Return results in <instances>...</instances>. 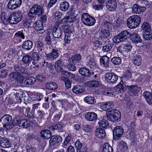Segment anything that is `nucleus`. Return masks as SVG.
I'll return each mask as SVG.
<instances>
[{
	"instance_id": "f257e3e1",
	"label": "nucleus",
	"mask_w": 152,
	"mask_h": 152,
	"mask_svg": "<svg viewBox=\"0 0 152 152\" xmlns=\"http://www.w3.org/2000/svg\"><path fill=\"white\" fill-rule=\"evenodd\" d=\"M43 7L36 4L30 9L28 13V19L29 20H34L36 16H39L43 14Z\"/></svg>"
},
{
	"instance_id": "f03ea898",
	"label": "nucleus",
	"mask_w": 152,
	"mask_h": 152,
	"mask_svg": "<svg viewBox=\"0 0 152 152\" xmlns=\"http://www.w3.org/2000/svg\"><path fill=\"white\" fill-rule=\"evenodd\" d=\"M12 117L10 115L7 114L4 115L0 119V128L1 129L6 128L7 130L12 129Z\"/></svg>"
},
{
	"instance_id": "7ed1b4c3",
	"label": "nucleus",
	"mask_w": 152,
	"mask_h": 152,
	"mask_svg": "<svg viewBox=\"0 0 152 152\" xmlns=\"http://www.w3.org/2000/svg\"><path fill=\"white\" fill-rule=\"evenodd\" d=\"M22 12L20 11H16L10 14L7 18V20L11 24H16L22 20Z\"/></svg>"
},
{
	"instance_id": "20e7f679",
	"label": "nucleus",
	"mask_w": 152,
	"mask_h": 152,
	"mask_svg": "<svg viewBox=\"0 0 152 152\" xmlns=\"http://www.w3.org/2000/svg\"><path fill=\"white\" fill-rule=\"evenodd\" d=\"M141 18L138 15H134L129 17L127 19V25L130 28L137 27L140 24Z\"/></svg>"
},
{
	"instance_id": "39448f33",
	"label": "nucleus",
	"mask_w": 152,
	"mask_h": 152,
	"mask_svg": "<svg viewBox=\"0 0 152 152\" xmlns=\"http://www.w3.org/2000/svg\"><path fill=\"white\" fill-rule=\"evenodd\" d=\"M106 115L108 120L115 123L120 121L121 117V113L116 110L108 111Z\"/></svg>"
},
{
	"instance_id": "423d86ee",
	"label": "nucleus",
	"mask_w": 152,
	"mask_h": 152,
	"mask_svg": "<svg viewBox=\"0 0 152 152\" xmlns=\"http://www.w3.org/2000/svg\"><path fill=\"white\" fill-rule=\"evenodd\" d=\"M81 18L83 23L87 26H93L96 22L94 17L90 16L87 13H83Z\"/></svg>"
},
{
	"instance_id": "0eeeda50",
	"label": "nucleus",
	"mask_w": 152,
	"mask_h": 152,
	"mask_svg": "<svg viewBox=\"0 0 152 152\" xmlns=\"http://www.w3.org/2000/svg\"><path fill=\"white\" fill-rule=\"evenodd\" d=\"M129 34V33L127 31H123L113 38V41L115 43H118L124 41L127 39Z\"/></svg>"
},
{
	"instance_id": "6e6552de",
	"label": "nucleus",
	"mask_w": 152,
	"mask_h": 152,
	"mask_svg": "<svg viewBox=\"0 0 152 152\" xmlns=\"http://www.w3.org/2000/svg\"><path fill=\"white\" fill-rule=\"evenodd\" d=\"M124 132L123 128L119 126L115 127L113 130V137L114 140H118L123 135Z\"/></svg>"
},
{
	"instance_id": "1a4fd4ad",
	"label": "nucleus",
	"mask_w": 152,
	"mask_h": 152,
	"mask_svg": "<svg viewBox=\"0 0 152 152\" xmlns=\"http://www.w3.org/2000/svg\"><path fill=\"white\" fill-rule=\"evenodd\" d=\"M128 89V93L130 96H134L137 95L138 92H139L140 88L137 85L127 86Z\"/></svg>"
},
{
	"instance_id": "9d476101",
	"label": "nucleus",
	"mask_w": 152,
	"mask_h": 152,
	"mask_svg": "<svg viewBox=\"0 0 152 152\" xmlns=\"http://www.w3.org/2000/svg\"><path fill=\"white\" fill-rule=\"evenodd\" d=\"M21 3V0H10L7 4L8 8L10 10H15L20 7Z\"/></svg>"
},
{
	"instance_id": "9b49d317",
	"label": "nucleus",
	"mask_w": 152,
	"mask_h": 152,
	"mask_svg": "<svg viewBox=\"0 0 152 152\" xmlns=\"http://www.w3.org/2000/svg\"><path fill=\"white\" fill-rule=\"evenodd\" d=\"M58 23L57 24L56 23L55 26L53 28L52 35L55 38H60L62 35V31L61 28L58 26Z\"/></svg>"
},
{
	"instance_id": "f8f14e48",
	"label": "nucleus",
	"mask_w": 152,
	"mask_h": 152,
	"mask_svg": "<svg viewBox=\"0 0 152 152\" xmlns=\"http://www.w3.org/2000/svg\"><path fill=\"white\" fill-rule=\"evenodd\" d=\"M105 79L108 82L115 83L118 80V76L115 74L108 73L105 75Z\"/></svg>"
},
{
	"instance_id": "ddd939ff",
	"label": "nucleus",
	"mask_w": 152,
	"mask_h": 152,
	"mask_svg": "<svg viewBox=\"0 0 152 152\" xmlns=\"http://www.w3.org/2000/svg\"><path fill=\"white\" fill-rule=\"evenodd\" d=\"M11 78H14L18 82L20 83H22L24 80V77L22 75L18 72H14L10 74Z\"/></svg>"
},
{
	"instance_id": "4468645a",
	"label": "nucleus",
	"mask_w": 152,
	"mask_h": 152,
	"mask_svg": "<svg viewBox=\"0 0 152 152\" xmlns=\"http://www.w3.org/2000/svg\"><path fill=\"white\" fill-rule=\"evenodd\" d=\"M39 53H37V52L33 53L32 54V58H33L32 60V64L33 65H37L35 66L37 68H38L39 67V65L38 64L41 60L40 57L39 56Z\"/></svg>"
},
{
	"instance_id": "2eb2a0df",
	"label": "nucleus",
	"mask_w": 152,
	"mask_h": 152,
	"mask_svg": "<svg viewBox=\"0 0 152 152\" xmlns=\"http://www.w3.org/2000/svg\"><path fill=\"white\" fill-rule=\"evenodd\" d=\"M85 117L87 121H91L96 120L97 118L96 114L93 112L87 113L86 114Z\"/></svg>"
},
{
	"instance_id": "dca6fc26",
	"label": "nucleus",
	"mask_w": 152,
	"mask_h": 152,
	"mask_svg": "<svg viewBox=\"0 0 152 152\" xmlns=\"http://www.w3.org/2000/svg\"><path fill=\"white\" fill-rule=\"evenodd\" d=\"M0 145L4 148H8L11 145L7 138L0 136Z\"/></svg>"
},
{
	"instance_id": "f3484780",
	"label": "nucleus",
	"mask_w": 152,
	"mask_h": 152,
	"mask_svg": "<svg viewBox=\"0 0 152 152\" xmlns=\"http://www.w3.org/2000/svg\"><path fill=\"white\" fill-rule=\"evenodd\" d=\"M75 145L77 148V152H87L86 147L85 145H83L79 141H77L75 143Z\"/></svg>"
},
{
	"instance_id": "a211bd4d",
	"label": "nucleus",
	"mask_w": 152,
	"mask_h": 152,
	"mask_svg": "<svg viewBox=\"0 0 152 152\" xmlns=\"http://www.w3.org/2000/svg\"><path fill=\"white\" fill-rule=\"evenodd\" d=\"M145 9L146 8L145 7H141L137 4H135L132 8V11L134 13L139 14L143 12Z\"/></svg>"
},
{
	"instance_id": "6ab92c4d",
	"label": "nucleus",
	"mask_w": 152,
	"mask_h": 152,
	"mask_svg": "<svg viewBox=\"0 0 152 152\" xmlns=\"http://www.w3.org/2000/svg\"><path fill=\"white\" fill-rule=\"evenodd\" d=\"M109 59V57L107 56L102 57L100 59L101 65L103 67H108L110 62Z\"/></svg>"
},
{
	"instance_id": "aec40b11",
	"label": "nucleus",
	"mask_w": 152,
	"mask_h": 152,
	"mask_svg": "<svg viewBox=\"0 0 152 152\" xmlns=\"http://www.w3.org/2000/svg\"><path fill=\"white\" fill-rule=\"evenodd\" d=\"M79 72L83 76L89 77L91 75V73L89 70L86 67L80 68L79 70Z\"/></svg>"
},
{
	"instance_id": "412c9836",
	"label": "nucleus",
	"mask_w": 152,
	"mask_h": 152,
	"mask_svg": "<svg viewBox=\"0 0 152 152\" xmlns=\"http://www.w3.org/2000/svg\"><path fill=\"white\" fill-rule=\"evenodd\" d=\"M62 141L61 137L59 135H54L50 138V142L53 145L61 142Z\"/></svg>"
},
{
	"instance_id": "4be33fe9",
	"label": "nucleus",
	"mask_w": 152,
	"mask_h": 152,
	"mask_svg": "<svg viewBox=\"0 0 152 152\" xmlns=\"http://www.w3.org/2000/svg\"><path fill=\"white\" fill-rule=\"evenodd\" d=\"M95 134L98 137L102 138L105 136V131L103 129L98 128L96 130Z\"/></svg>"
},
{
	"instance_id": "5701e85b",
	"label": "nucleus",
	"mask_w": 152,
	"mask_h": 152,
	"mask_svg": "<svg viewBox=\"0 0 152 152\" xmlns=\"http://www.w3.org/2000/svg\"><path fill=\"white\" fill-rule=\"evenodd\" d=\"M36 49H37L38 53L40 56H42L44 54L43 44L42 42L38 41H37L36 45Z\"/></svg>"
},
{
	"instance_id": "b1692460",
	"label": "nucleus",
	"mask_w": 152,
	"mask_h": 152,
	"mask_svg": "<svg viewBox=\"0 0 152 152\" xmlns=\"http://www.w3.org/2000/svg\"><path fill=\"white\" fill-rule=\"evenodd\" d=\"M99 83L98 81L92 80L88 81L85 83V85L88 87H96L98 86Z\"/></svg>"
},
{
	"instance_id": "393cba45",
	"label": "nucleus",
	"mask_w": 152,
	"mask_h": 152,
	"mask_svg": "<svg viewBox=\"0 0 152 152\" xmlns=\"http://www.w3.org/2000/svg\"><path fill=\"white\" fill-rule=\"evenodd\" d=\"M99 34V37L102 39L107 38L110 36V35L109 31L105 29H101Z\"/></svg>"
},
{
	"instance_id": "a878e982",
	"label": "nucleus",
	"mask_w": 152,
	"mask_h": 152,
	"mask_svg": "<svg viewBox=\"0 0 152 152\" xmlns=\"http://www.w3.org/2000/svg\"><path fill=\"white\" fill-rule=\"evenodd\" d=\"M143 95L149 104L152 103V94L148 91H145L143 94Z\"/></svg>"
},
{
	"instance_id": "bb28decb",
	"label": "nucleus",
	"mask_w": 152,
	"mask_h": 152,
	"mask_svg": "<svg viewBox=\"0 0 152 152\" xmlns=\"http://www.w3.org/2000/svg\"><path fill=\"white\" fill-rule=\"evenodd\" d=\"M55 67L58 72H61L63 70V63H62L61 60H59L56 62Z\"/></svg>"
},
{
	"instance_id": "cd10ccee",
	"label": "nucleus",
	"mask_w": 152,
	"mask_h": 152,
	"mask_svg": "<svg viewBox=\"0 0 152 152\" xmlns=\"http://www.w3.org/2000/svg\"><path fill=\"white\" fill-rule=\"evenodd\" d=\"M41 136L43 138L46 139H49L51 136L50 131L49 129H44L42 130L41 133Z\"/></svg>"
},
{
	"instance_id": "c85d7f7f",
	"label": "nucleus",
	"mask_w": 152,
	"mask_h": 152,
	"mask_svg": "<svg viewBox=\"0 0 152 152\" xmlns=\"http://www.w3.org/2000/svg\"><path fill=\"white\" fill-rule=\"evenodd\" d=\"M131 39L133 42H140L141 41L140 37L137 33H133L130 34Z\"/></svg>"
},
{
	"instance_id": "c756f323",
	"label": "nucleus",
	"mask_w": 152,
	"mask_h": 152,
	"mask_svg": "<svg viewBox=\"0 0 152 152\" xmlns=\"http://www.w3.org/2000/svg\"><path fill=\"white\" fill-rule=\"evenodd\" d=\"M22 92L18 90L15 93L14 95V101L15 103H17L21 100V97L22 96Z\"/></svg>"
},
{
	"instance_id": "7c9ffc66",
	"label": "nucleus",
	"mask_w": 152,
	"mask_h": 152,
	"mask_svg": "<svg viewBox=\"0 0 152 152\" xmlns=\"http://www.w3.org/2000/svg\"><path fill=\"white\" fill-rule=\"evenodd\" d=\"M32 42L30 40H27L25 41L22 45V48L25 50H30L32 47Z\"/></svg>"
},
{
	"instance_id": "2f4dec72",
	"label": "nucleus",
	"mask_w": 152,
	"mask_h": 152,
	"mask_svg": "<svg viewBox=\"0 0 152 152\" xmlns=\"http://www.w3.org/2000/svg\"><path fill=\"white\" fill-rule=\"evenodd\" d=\"M69 7V5L68 2L64 1L61 2L60 4L59 9L61 11L65 12L68 9Z\"/></svg>"
},
{
	"instance_id": "473e14b6",
	"label": "nucleus",
	"mask_w": 152,
	"mask_h": 152,
	"mask_svg": "<svg viewBox=\"0 0 152 152\" xmlns=\"http://www.w3.org/2000/svg\"><path fill=\"white\" fill-rule=\"evenodd\" d=\"M123 81H121L114 88L115 89L117 92L123 91H125L126 88L125 86L123 84Z\"/></svg>"
},
{
	"instance_id": "72a5a7b5",
	"label": "nucleus",
	"mask_w": 152,
	"mask_h": 152,
	"mask_svg": "<svg viewBox=\"0 0 152 152\" xmlns=\"http://www.w3.org/2000/svg\"><path fill=\"white\" fill-rule=\"evenodd\" d=\"M72 63L77 64L80 63L81 61V56L79 54H75L72 56Z\"/></svg>"
},
{
	"instance_id": "f704fd0d",
	"label": "nucleus",
	"mask_w": 152,
	"mask_h": 152,
	"mask_svg": "<svg viewBox=\"0 0 152 152\" xmlns=\"http://www.w3.org/2000/svg\"><path fill=\"white\" fill-rule=\"evenodd\" d=\"M46 88L50 90H55L58 88V86L55 83L53 82H48L45 85Z\"/></svg>"
},
{
	"instance_id": "c9c22d12",
	"label": "nucleus",
	"mask_w": 152,
	"mask_h": 152,
	"mask_svg": "<svg viewBox=\"0 0 152 152\" xmlns=\"http://www.w3.org/2000/svg\"><path fill=\"white\" fill-rule=\"evenodd\" d=\"M73 92L76 94L81 93L84 91V89L79 85L75 86L72 89Z\"/></svg>"
},
{
	"instance_id": "e433bc0d",
	"label": "nucleus",
	"mask_w": 152,
	"mask_h": 152,
	"mask_svg": "<svg viewBox=\"0 0 152 152\" xmlns=\"http://www.w3.org/2000/svg\"><path fill=\"white\" fill-rule=\"evenodd\" d=\"M132 61L134 64L139 66L141 63L142 59L140 56L135 55L133 57Z\"/></svg>"
},
{
	"instance_id": "4c0bfd02",
	"label": "nucleus",
	"mask_w": 152,
	"mask_h": 152,
	"mask_svg": "<svg viewBox=\"0 0 152 152\" xmlns=\"http://www.w3.org/2000/svg\"><path fill=\"white\" fill-rule=\"evenodd\" d=\"M99 4L93 6V8L95 10H99L103 8V4H104V0H97Z\"/></svg>"
},
{
	"instance_id": "58836bf2",
	"label": "nucleus",
	"mask_w": 152,
	"mask_h": 152,
	"mask_svg": "<svg viewBox=\"0 0 152 152\" xmlns=\"http://www.w3.org/2000/svg\"><path fill=\"white\" fill-rule=\"evenodd\" d=\"M36 81V80L33 77L31 76L26 79L24 83L26 85H32Z\"/></svg>"
},
{
	"instance_id": "ea45409f",
	"label": "nucleus",
	"mask_w": 152,
	"mask_h": 152,
	"mask_svg": "<svg viewBox=\"0 0 152 152\" xmlns=\"http://www.w3.org/2000/svg\"><path fill=\"white\" fill-rule=\"evenodd\" d=\"M84 100L85 102L89 104H93L96 102V101L94 98L91 96H88L85 97Z\"/></svg>"
},
{
	"instance_id": "a19ab883",
	"label": "nucleus",
	"mask_w": 152,
	"mask_h": 152,
	"mask_svg": "<svg viewBox=\"0 0 152 152\" xmlns=\"http://www.w3.org/2000/svg\"><path fill=\"white\" fill-rule=\"evenodd\" d=\"M58 53L57 50L55 49H53L52 52L49 54L47 55L46 57L47 58L50 57L51 58L55 59L58 57Z\"/></svg>"
},
{
	"instance_id": "79ce46f5",
	"label": "nucleus",
	"mask_w": 152,
	"mask_h": 152,
	"mask_svg": "<svg viewBox=\"0 0 152 152\" xmlns=\"http://www.w3.org/2000/svg\"><path fill=\"white\" fill-rule=\"evenodd\" d=\"M102 152H113V148L108 143H105L103 145Z\"/></svg>"
},
{
	"instance_id": "37998d69",
	"label": "nucleus",
	"mask_w": 152,
	"mask_h": 152,
	"mask_svg": "<svg viewBox=\"0 0 152 152\" xmlns=\"http://www.w3.org/2000/svg\"><path fill=\"white\" fill-rule=\"evenodd\" d=\"M32 57L28 55H25L23 56L22 61L24 64H29L32 61Z\"/></svg>"
},
{
	"instance_id": "c03bdc74",
	"label": "nucleus",
	"mask_w": 152,
	"mask_h": 152,
	"mask_svg": "<svg viewBox=\"0 0 152 152\" xmlns=\"http://www.w3.org/2000/svg\"><path fill=\"white\" fill-rule=\"evenodd\" d=\"M33 27L36 30L38 31L42 30L43 27L42 22L40 21L34 23Z\"/></svg>"
},
{
	"instance_id": "a18cd8bd",
	"label": "nucleus",
	"mask_w": 152,
	"mask_h": 152,
	"mask_svg": "<svg viewBox=\"0 0 152 152\" xmlns=\"http://www.w3.org/2000/svg\"><path fill=\"white\" fill-rule=\"evenodd\" d=\"M106 6L107 8L110 11H113L115 10L116 8L117 4L116 3H109L106 4Z\"/></svg>"
},
{
	"instance_id": "49530a36",
	"label": "nucleus",
	"mask_w": 152,
	"mask_h": 152,
	"mask_svg": "<svg viewBox=\"0 0 152 152\" xmlns=\"http://www.w3.org/2000/svg\"><path fill=\"white\" fill-rule=\"evenodd\" d=\"M142 29L146 32L150 31H151L150 26L147 22H144L141 26Z\"/></svg>"
},
{
	"instance_id": "de8ad7c7",
	"label": "nucleus",
	"mask_w": 152,
	"mask_h": 152,
	"mask_svg": "<svg viewBox=\"0 0 152 152\" xmlns=\"http://www.w3.org/2000/svg\"><path fill=\"white\" fill-rule=\"evenodd\" d=\"M142 37L145 40H151L152 39V33L150 31L144 32L142 34Z\"/></svg>"
},
{
	"instance_id": "09e8293b",
	"label": "nucleus",
	"mask_w": 152,
	"mask_h": 152,
	"mask_svg": "<svg viewBox=\"0 0 152 152\" xmlns=\"http://www.w3.org/2000/svg\"><path fill=\"white\" fill-rule=\"evenodd\" d=\"M66 26L64 27V30H65V35L66 37H68L71 38L73 36L74 32L70 30Z\"/></svg>"
},
{
	"instance_id": "8fccbe9b",
	"label": "nucleus",
	"mask_w": 152,
	"mask_h": 152,
	"mask_svg": "<svg viewBox=\"0 0 152 152\" xmlns=\"http://www.w3.org/2000/svg\"><path fill=\"white\" fill-rule=\"evenodd\" d=\"M100 126L103 128L106 127L108 126L109 123L108 121L105 119H102L99 123Z\"/></svg>"
},
{
	"instance_id": "3c124183",
	"label": "nucleus",
	"mask_w": 152,
	"mask_h": 152,
	"mask_svg": "<svg viewBox=\"0 0 152 152\" xmlns=\"http://www.w3.org/2000/svg\"><path fill=\"white\" fill-rule=\"evenodd\" d=\"M121 61V58L119 57H114L111 59V62L115 65H119Z\"/></svg>"
},
{
	"instance_id": "603ef678",
	"label": "nucleus",
	"mask_w": 152,
	"mask_h": 152,
	"mask_svg": "<svg viewBox=\"0 0 152 152\" xmlns=\"http://www.w3.org/2000/svg\"><path fill=\"white\" fill-rule=\"evenodd\" d=\"M119 147L122 151H124L127 149V146L124 142L121 141L120 143Z\"/></svg>"
},
{
	"instance_id": "864d4df0",
	"label": "nucleus",
	"mask_w": 152,
	"mask_h": 152,
	"mask_svg": "<svg viewBox=\"0 0 152 152\" xmlns=\"http://www.w3.org/2000/svg\"><path fill=\"white\" fill-rule=\"evenodd\" d=\"M113 46V45L112 44H108L103 47L102 50L104 52H108L111 50Z\"/></svg>"
},
{
	"instance_id": "5fc2aeb1",
	"label": "nucleus",
	"mask_w": 152,
	"mask_h": 152,
	"mask_svg": "<svg viewBox=\"0 0 152 152\" xmlns=\"http://www.w3.org/2000/svg\"><path fill=\"white\" fill-rule=\"evenodd\" d=\"M123 23V21L121 18H118L114 22V25L117 27H119Z\"/></svg>"
},
{
	"instance_id": "6e6d98bb",
	"label": "nucleus",
	"mask_w": 152,
	"mask_h": 152,
	"mask_svg": "<svg viewBox=\"0 0 152 152\" xmlns=\"http://www.w3.org/2000/svg\"><path fill=\"white\" fill-rule=\"evenodd\" d=\"M15 120H14L13 121H12V123L13 125L18 124L20 127H23V119L22 120L20 121H18L17 120H16V122H15Z\"/></svg>"
},
{
	"instance_id": "4d7b16f0",
	"label": "nucleus",
	"mask_w": 152,
	"mask_h": 152,
	"mask_svg": "<svg viewBox=\"0 0 152 152\" xmlns=\"http://www.w3.org/2000/svg\"><path fill=\"white\" fill-rule=\"evenodd\" d=\"M45 40L48 45H50L51 44V40L50 32H48L47 33L45 39Z\"/></svg>"
},
{
	"instance_id": "13d9d810",
	"label": "nucleus",
	"mask_w": 152,
	"mask_h": 152,
	"mask_svg": "<svg viewBox=\"0 0 152 152\" xmlns=\"http://www.w3.org/2000/svg\"><path fill=\"white\" fill-rule=\"evenodd\" d=\"M88 65L90 68L93 69H94L96 67L95 63L92 60H89V62H88Z\"/></svg>"
},
{
	"instance_id": "bf43d9fd",
	"label": "nucleus",
	"mask_w": 152,
	"mask_h": 152,
	"mask_svg": "<svg viewBox=\"0 0 152 152\" xmlns=\"http://www.w3.org/2000/svg\"><path fill=\"white\" fill-rule=\"evenodd\" d=\"M15 36L16 37L20 38L23 39H24L25 38V36L23 33L21 31H18L15 34Z\"/></svg>"
},
{
	"instance_id": "052dcab7",
	"label": "nucleus",
	"mask_w": 152,
	"mask_h": 152,
	"mask_svg": "<svg viewBox=\"0 0 152 152\" xmlns=\"http://www.w3.org/2000/svg\"><path fill=\"white\" fill-rule=\"evenodd\" d=\"M67 17H68V21L69 23L73 22L76 19V16L74 15H71L69 16H67Z\"/></svg>"
},
{
	"instance_id": "680f3d73",
	"label": "nucleus",
	"mask_w": 152,
	"mask_h": 152,
	"mask_svg": "<svg viewBox=\"0 0 152 152\" xmlns=\"http://www.w3.org/2000/svg\"><path fill=\"white\" fill-rule=\"evenodd\" d=\"M1 21L3 22L4 23L6 24L5 22H6L7 21V17L5 15V12H2L1 15Z\"/></svg>"
},
{
	"instance_id": "e2e57ef3",
	"label": "nucleus",
	"mask_w": 152,
	"mask_h": 152,
	"mask_svg": "<svg viewBox=\"0 0 152 152\" xmlns=\"http://www.w3.org/2000/svg\"><path fill=\"white\" fill-rule=\"evenodd\" d=\"M67 67L69 70L72 71H75L76 70V67L72 64H69L67 65Z\"/></svg>"
},
{
	"instance_id": "0e129e2a",
	"label": "nucleus",
	"mask_w": 152,
	"mask_h": 152,
	"mask_svg": "<svg viewBox=\"0 0 152 152\" xmlns=\"http://www.w3.org/2000/svg\"><path fill=\"white\" fill-rule=\"evenodd\" d=\"M46 78V77L43 75H38L36 77L37 80L40 82L45 81Z\"/></svg>"
},
{
	"instance_id": "69168bd1",
	"label": "nucleus",
	"mask_w": 152,
	"mask_h": 152,
	"mask_svg": "<svg viewBox=\"0 0 152 152\" xmlns=\"http://www.w3.org/2000/svg\"><path fill=\"white\" fill-rule=\"evenodd\" d=\"M132 48V46L130 45H125L123 47V51L128 52Z\"/></svg>"
},
{
	"instance_id": "338daca9",
	"label": "nucleus",
	"mask_w": 152,
	"mask_h": 152,
	"mask_svg": "<svg viewBox=\"0 0 152 152\" xmlns=\"http://www.w3.org/2000/svg\"><path fill=\"white\" fill-rule=\"evenodd\" d=\"M57 0H50L48 4V8H49L53 6L55 4Z\"/></svg>"
},
{
	"instance_id": "774afa93",
	"label": "nucleus",
	"mask_w": 152,
	"mask_h": 152,
	"mask_svg": "<svg viewBox=\"0 0 152 152\" xmlns=\"http://www.w3.org/2000/svg\"><path fill=\"white\" fill-rule=\"evenodd\" d=\"M29 121L26 119H23V128H26L30 125Z\"/></svg>"
}]
</instances>
